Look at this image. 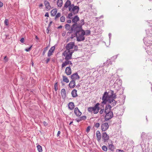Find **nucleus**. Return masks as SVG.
<instances>
[{
  "label": "nucleus",
  "instance_id": "1",
  "mask_svg": "<svg viewBox=\"0 0 152 152\" xmlns=\"http://www.w3.org/2000/svg\"><path fill=\"white\" fill-rule=\"evenodd\" d=\"M116 98V95L114 94V91L110 90L107 93L105 92L102 97V103L106 104L107 102L111 104L113 106H115L116 104V101L114 100Z\"/></svg>",
  "mask_w": 152,
  "mask_h": 152
},
{
  "label": "nucleus",
  "instance_id": "2",
  "mask_svg": "<svg viewBox=\"0 0 152 152\" xmlns=\"http://www.w3.org/2000/svg\"><path fill=\"white\" fill-rule=\"evenodd\" d=\"M83 21H82L81 23L80 24H77V23H74L73 24L72 27H71L70 25L68 24H66L65 26V28L67 30H69L70 31V32H72L73 30H75L77 31V28H81V26L84 24Z\"/></svg>",
  "mask_w": 152,
  "mask_h": 152
},
{
  "label": "nucleus",
  "instance_id": "3",
  "mask_svg": "<svg viewBox=\"0 0 152 152\" xmlns=\"http://www.w3.org/2000/svg\"><path fill=\"white\" fill-rule=\"evenodd\" d=\"M77 48V46L75 45L74 42H70L67 44L66 47V50L69 52H72L73 53L74 51L75 50L76 48Z\"/></svg>",
  "mask_w": 152,
  "mask_h": 152
},
{
  "label": "nucleus",
  "instance_id": "4",
  "mask_svg": "<svg viewBox=\"0 0 152 152\" xmlns=\"http://www.w3.org/2000/svg\"><path fill=\"white\" fill-rule=\"evenodd\" d=\"M99 105L100 104L99 103H97L94 107H88V110L89 112L92 113L93 112L94 114H97L99 112L100 109Z\"/></svg>",
  "mask_w": 152,
  "mask_h": 152
},
{
  "label": "nucleus",
  "instance_id": "5",
  "mask_svg": "<svg viewBox=\"0 0 152 152\" xmlns=\"http://www.w3.org/2000/svg\"><path fill=\"white\" fill-rule=\"evenodd\" d=\"M72 53L69 52L67 50L65 51L62 53V57L65 60H70L72 59Z\"/></svg>",
  "mask_w": 152,
  "mask_h": 152
},
{
  "label": "nucleus",
  "instance_id": "6",
  "mask_svg": "<svg viewBox=\"0 0 152 152\" xmlns=\"http://www.w3.org/2000/svg\"><path fill=\"white\" fill-rule=\"evenodd\" d=\"M79 7L77 6H74V4L71 5L69 7V11L72 12L74 14H75L78 12Z\"/></svg>",
  "mask_w": 152,
  "mask_h": 152
},
{
  "label": "nucleus",
  "instance_id": "7",
  "mask_svg": "<svg viewBox=\"0 0 152 152\" xmlns=\"http://www.w3.org/2000/svg\"><path fill=\"white\" fill-rule=\"evenodd\" d=\"M106 115L105 116V119L107 121L111 119L113 116V113L112 112L105 113Z\"/></svg>",
  "mask_w": 152,
  "mask_h": 152
},
{
  "label": "nucleus",
  "instance_id": "8",
  "mask_svg": "<svg viewBox=\"0 0 152 152\" xmlns=\"http://www.w3.org/2000/svg\"><path fill=\"white\" fill-rule=\"evenodd\" d=\"M102 139L104 142H107L109 139V136L106 132H104L102 134Z\"/></svg>",
  "mask_w": 152,
  "mask_h": 152
},
{
  "label": "nucleus",
  "instance_id": "9",
  "mask_svg": "<svg viewBox=\"0 0 152 152\" xmlns=\"http://www.w3.org/2000/svg\"><path fill=\"white\" fill-rule=\"evenodd\" d=\"M65 62L63 63L62 64V68L65 66H66L70 64L71 66H72V62L70 60H65Z\"/></svg>",
  "mask_w": 152,
  "mask_h": 152
},
{
  "label": "nucleus",
  "instance_id": "10",
  "mask_svg": "<svg viewBox=\"0 0 152 152\" xmlns=\"http://www.w3.org/2000/svg\"><path fill=\"white\" fill-rule=\"evenodd\" d=\"M109 125L107 123H104L102 124L101 126V129L103 131H106L108 128Z\"/></svg>",
  "mask_w": 152,
  "mask_h": 152
},
{
  "label": "nucleus",
  "instance_id": "11",
  "mask_svg": "<svg viewBox=\"0 0 152 152\" xmlns=\"http://www.w3.org/2000/svg\"><path fill=\"white\" fill-rule=\"evenodd\" d=\"M79 76L77 73H75L72 75L71 78L72 80H76L78 79L79 78Z\"/></svg>",
  "mask_w": 152,
  "mask_h": 152
},
{
  "label": "nucleus",
  "instance_id": "12",
  "mask_svg": "<svg viewBox=\"0 0 152 152\" xmlns=\"http://www.w3.org/2000/svg\"><path fill=\"white\" fill-rule=\"evenodd\" d=\"M74 112L76 115L77 116H80L82 114L81 113L80 111L77 107H76L75 108Z\"/></svg>",
  "mask_w": 152,
  "mask_h": 152
},
{
  "label": "nucleus",
  "instance_id": "13",
  "mask_svg": "<svg viewBox=\"0 0 152 152\" xmlns=\"http://www.w3.org/2000/svg\"><path fill=\"white\" fill-rule=\"evenodd\" d=\"M65 72L67 75H71L72 71L70 66L66 67L65 69Z\"/></svg>",
  "mask_w": 152,
  "mask_h": 152
},
{
  "label": "nucleus",
  "instance_id": "14",
  "mask_svg": "<svg viewBox=\"0 0 152 152\" xmlns=\"http://www.w3.org/2000/svg\"><path fill=\"white\" fill-rule=\"evenodd\" d=\"M112 107V106L110 104L107 105L105 107L104 113H107L108 112H111L110 110Z\"/></svg>",
  "mask_w": 152,
  "mask_h": 152
},
{
  "label": "nucleus",
  "instance_id": "15",
  "mask_svg": "<svg viewBox=\"0 0 152 152\" xmlns=\"http://www.w3.org/2000/svg\"><path fill=\"white\" fill-rule=\"evenodd\" d=\"M69 87L70 88H73L75 86V80H72L71 81L69 84Z\"/></svg>",
  "mask_w": 152,
  "mask_h": 152
},
{
  "label": "nucleus",
  "instance_id": "16",
  "mask_svg": "<svg viewBox=\"0 0 152 152\" xmlns=\"http://www.w3.org/2000/svg\"><path fill=\"white\" fill-rule=\"evenodd\" d=\"M55 49V47L54 46L52 47L49 50L48 53V57L50 56L52 54L53 51Z\"/></svg>",
  "mask_w": 152,
  "mask_h": 152
},
{
  "label": "nucleus",
  "instance_id": "17",
  "mask_svg": "<svg viewBox=\"0 0 152 152\" xmlns=\"http://www.w3.org/2000/svg\"><path fill=\"white\" fill-rule=\"evenodd\" d=\"M78 28L79 29V31L77 32L76 33H77V35H80V36H83L85 34V31L83 30H80L81 29V28L80 29L79 28Z\"/></svg>",
  "mask_w": 152,
  "mask_h": 152
},
{
  "label": "nucleus",
  "instance_id": "18",
  "mask_svg": "<svg viewBox=\"0 0 152 152\" xmlns=\"http://www.w3.org/2000/svg\"><path fill=\"white\" fill-rule=\"evenodd\" d=\"M76 35L77 37V40L78 41H83L85 39L83 36L78 35H77V33L76 34Z\"/></svg>",
  "mask_w": 152,
  "mask_h": 152
},
{
  "label": "nucleus",
  "instance_id": "19",
  "mask_svg": "<svg viewBox=\"0 0 152 152\" xmlns=\"http://www.w3.org/2000/svg\"><path fill=\"white\" fill-rule=\"evenodd\" d=\"M61 96L63 99H64L66 97V91L65 89L64 88H63L61 91Z\"/></svg>",
  "mask_w": 152,
  "mask_h": 152
},
{
  "label": "nucleus",
  "instance_id": "20",
  "mask_svg": "<svg viewBox=\"0 0 152 152\" xmlns=\"http://www.w3.org/2000/svg\"><path fill=\"white\" fill-rule=\"evenodd\" d=\"M96 136L97 140L99 142L101 139V135L100 132L98 130L96 132Z\"/></svg>",
  "mask_w": 152,
  "mask_h": 152
},
{
  "label": "nucleus",
  "instance_id": "21",
  "mask_svg": "<svg viewBox=\"0 0 152 152\" xmlns=\"http://www.w3.org/2000/svg\"><path fill=\"white\" fill-rule=\"evenodd\" d=\"M75 107V105L74 103L72 102H69L68 104V107L70 110H72Z\"/></svg>",
  "mask_w": 152,
  "mask_h": 152
},
{
  "label": "nucleus",
  "instance_id": "22",
  "mask_svg": "<svg viewBox=\"0 0 152 152\" xmlns=\"http://www.w3.org/2000/svg\"><path fill=\"white\" fill-rule=\"evenodd\" d=\"M71 94L73 97H75L77 96V91L76 89L73 90L71 92Z\"/></svg>",
  "mask_w": 152,
  "mask_h": 152
},
{
  "label": "nucleus",
  "instance_id": "23",
  "mask_svg": "<svg viewBox=\"0 0 152 152\" xmlns=\"http://www.w3.org/2000/svg\"><path fill=\"white\" fill-rule=\"evenodd\" d=\"M71 2L69 0H67L64 4V7L65 8H67L68 7H69L71 5Z\"/></svg>",
  "mask_w": 152,
  "mask_h": 152
},
{
  "label": "nucleus",
  "instance_id": "24",
  "mask_svg": "<svg viewBox=\"0 0 152 152\" xmlns=\"http://www.w3.org/2000/svg\"><path fill=\"white\" fill-rule=\"evenodd\" d=\"M79 20V18L77 16H76L72 19V22L75 23H76L77 21H78Z\"/></svg>",
  "mask_w": 152,
  "mask_h": 152
},
{
  "label": "nucleus",
  "instance_id": "25",
  "mask_svg": "<svg viewBox=\"0 0 152 152\" xmlns=\"http://www.w3.org/2000/svg\"><path fill=\"white\" fill-rule=\"evenodd\" d=\"M44 4L46 8L48 9H50V5L48 1H45L44 2Z\"/></svg>",
  "mask_w": 152,
  "mask_h": 152
},
{
  "label": "nucleus",
  "instance_id": "26",
  "mask_svg": "<svg viewBox=\"0 0 152 152\" xmlns=\"http://www.w3.org/2000/svg\"><path fill=\"white\" fill-rule=\"evenodd\" d=\"M57 2L58 7H61L62 6L63 4L62 0H58Z\"/></svg>",
  "mask_w": 152,
  "mask_h": 152
},
{
  "label": "nucleus",
  "instance_id": "27",
  "mask_svg": "<svg viewBox=\"0 0 152 152\" xmlns=\"http://www.w3.org/2000/svg\"><path fill=\"white\" fill-rule=\"evenodd\" d=\"M57 12V9H54L51 12V15L52 16H55Z\"/></svg>",
  "mask_w": 152,
  "mask_h": 152
},
{
  "label": "nucleus",
  "instance_id": "28",
  "mask_svg": "<svg viewBox=\"0 0 152 152\" xmlns=\"http://www.w3.org/2000/svg\"><path fill=\"white\" fill-rule=\"evenodd\" d=\"M63 81L66 83H68L69 82V80L66 76L63 75Z\"/></svg>",
  "mask_w": 152,
  "mask_h": 152
},
{
  "label": "nucleus",
  "instance_id": "29",
  "mask_svg": "<svg viewBox=\"0 0 152 152\" xmlns=\"http://www.w3.org/2000/svg\"><path fill=\"white\" fill-rule=\"evenodd\" d=\"M111 60H111V59L107 60L104 64H105V65H107V66H108L109 64H112Z\"/></svg>",
  "mask_w": 152,
  "mask_h": 152
},
{
  "label": "nucleus",
  "instance_id": "30",
  "mask_svg": "<svg viewBox=\"0 0 152 152\" xmlns=\"http://www.w3.org/2000/svg\"><path fill=\"white\" fill-rule=\"evenodd\" d=\"M37 150L39 152H42V150L41 146L38 145L37 146Z\"/></svg>",
  "mask_w": 152,
  "mask_h": 152
},
{
  "label": "nucleus",
  "instance_id": "31",
  "mask_svg": "<svg viewBox=\"0 0 152 152\" xmlns=\"http://www.w3.org/2000/svg\"><path fill=\"white\" fill-rule=\"evenodd\" d=\"M54 89L55 91H56L58 89V83L57 82L56 83L54 86Z\"/></svg>",
  "mask_w": 152,
  "mask_h": 152
},
{
  "label": "nucleus",
  "instance_id": "32",
  "mask_svg": "<svg viewBox=\"0 0 152 152\" xmlns=\"http://www.w3.org/2000/svg\"><path fill=\"white\" fill-rule=\"evenodd\" d=\"M80 119L79 120H77L78 122L79 121H80L81 120H85L86 118V117L85 116H84L80 117Z\"/></svg>",
  "mask_w": 152,
  "mask_h": 152
},
{
  "label": "nucleus",
  "instance_id": "33",
  "mask_svg": "<svg viewBox=\"0 0 152 152\" xmlns=\"http://www.w3.org/2000/svg\"><path fill=\"white\" fill-rule=\"evenodd\" d=\"M60 20L61 22H63L65 21V18L64 16H62L60 18Z\"/></svg>",
  "mask_w": 152,
  "mask_h": 152
},
{
  "label": "nucleus",
  "instance_id": "34",
  "mask_svg": "<svg viewBox=\"0 0 152 152\" xmlns=\"http://www.w3.org/2000/svg\"><path fill=\"white\" fill-rule=\"evenodd\" d=\"M102 149L104 151H107V146H106L105 145H103L102 147Z\"/></svg>",
  "mask_w": 152,
  "mask_h": 152
},
{
  "label": "nucleus",
  "instance_id": "35",
  "mask_svg": "<svg viewBox=\"0 0 152 152\" xmlns=\"http://www.w3.org/2000/svg\"><path fill=\"white\" fill-rule=\"evenodd\" d=\"M73 12H72L70 13L68 15V18L69 19H71L72 18V16L73 15Z\"/></svg>",
  "mask_w": 152,
  "mask_h": 152
},
{
  "label": "nucleus",
  "instance_id": "36",
  "mask_svg": "<svg viewBox=\"0 0 152 152\" xmlns=\"http://www.w3.org/2000/svg\"><path fill=\"white\" fill-rule=\"evenodd\" d=\"M61 16V14L60 13H58L56 15V19L57 18L60 17Z\"/></svg>",
  "mask_w": 152,
  "mask_h": 152
},
{
  "label": "nucleus",
  "instance_id": "37",
  "mask_svg": "<svg viewBox=\"0 0 152 152\" xmlns=\"http://www.w3.org/2000/svg\"><path fill=\"white\" fill-rule=\"evenodd\" d=\"M117 58V56H113L112 58H111V59L112 60H114L115 59H116Z\"/></svg>",
  "mask_w": 152,
  "mask_h": 152
},
{
  "label": "nucleus",
  "instance_id": "38",
  "mask_svg": "<svg viewBox=\"0 0 152 152\" xmlns=\"http://www.w3.org/2000/svg\"><path fill=\"white\" fill-rule=\"evenodd\" d=\"M90 31L89 30H86V32H85V34H86V35H89L90 34Z\"/></svg>",
  "mask_w": 152,
  "mask_h": 152
},
{
  "label": "nucleus",
  "instance_id": "39",
  "mask_svg": "<svg viewBox=\"0 0 152 152\" xmlns=\"http://www.w3.org/2000/svg\"><path fill=\"white\" fill-rule=\"evenodd\" d=\"M4 23L7 26L8 25V20L7 19H5V20L4 21Z\"/></svg>",
  "mask_w": 152,
  "mask_h": 152
},
{
  "label": "nucleus",
  "instance_id": "40",
  "mask_svg": "<svg viewBox=\"0 0 152 152\" xmlns=\"http://www.w3.org/2000/svg\"><path fill=\"white\" fill-rule=\"evenodd\" d=\"M104 111V108L103 109H101L99 111V113L100 114H102L103 112Z\"/></svg>",
  "mask_w": 152,
  "mask_h": 152
},
{
  "label": "nucleus",
  "instance_id": "41",
  "mask_svg": "<svg viewBox=\"0 0 152 152\" xmlns=\"http://www.w3.org/2000/svg\"><path fill=\"white\" fill-rule=\"evenodd\" d=\"M47 50V48H46L44 50V51H43V53H42V54L43 55H44L45 53H46V51Z\"/></svg>",
  "mask_w": 152,
  "mask_h": 152
},
{
  "label": "nucleus",
  "instance_id": "42",
  "mask_svg": "<svg viewBox=\"0 0 152 152\" xmlns=\"http://www.w3.org/2000/svg\"><path fill=\"white\" fill-rule=\"evenodd\" d=\"M90 130V127L89 126H88L86 129V132L88 133L89 132Z\"/></svg>",
  "mask_w": 152,
  "mask_h": 152
},
{
  "label": "nucleus",
  "instance_id": "43",
  "mask_svg": "<svg viewBox=\"0 0 152 152\" xmlns=\"http://www.w3.org/2000/svg\"><path fill=\"white\" fill-rule=\"evenodd\" d=\"M99 126V124L98 123H96L95 125V127L96 128H98Z\"/></svg>",
  "mask_w": 152,
  "mask_h": 152
},
{
  "label": "nucleus",
  "instance_id": "44",
  "mask_svg": "<svg viewBox=\"0 0 152 152\" xmlns=\"http://www.w3.org/2000/svg\"><path fill=\"white\" fill-rule=\"evenodd\" d=\"M50 58H47V60L46 61V62L47 64L48 63L49 61H50Z\"/></svg>",
  "mask_w": 152,
  "mask_h": 152
},
{
  "label": "nucleus",
  "instance_id": "45",
  "mask_svg": "<svg viewBox=\"0 0 152 152\" xmlns=\"http://www.w3.org/2000/svg\"><path fill=\"white\" fill-rule=\"evenodd\" d=\"M31 47H31H30L26 49H25V50L27 52L28 51H29L30 50Z\"/></svg>",
  "mask_w": 152,
  "mask_h": 152
},
{
  "label": "nucleus",
  "instance_id": "46",
  "mask_svg": "<svg viewBox=\"0 0 152 152\" xmlns=\"http://www.w3.org/2000/svg\"><path fill=\"white\" fill-rule=\"evenodd\" d=\"M116 152H124L123 151L119 149H117L116 150Z\"/></svg>",
  "mask_w": 152,
  "mask_h": 152
},
{
  "label": "nucleus",
  "instance_id": "47",
  "mask_svg": "<svg viewBox=\"0 0 152 152\" xmlns=\"http://www.w3.org/2000/svg\"><path fill=\"white\" fill-rule=\"evenodd\" d=\"M43 124L44 126H48V125L47 123L45 121H44L43 122Z\"/></svg>",
  "mask_w": 152,
  "mask_h": 152
},
{
  "label": "nucleus",
  "instance_id": "48",
  "mask_svg": "<svg viewBox=\"0 0 152 152\" xmlns=\"http://www.w3.org/2000/svg\"><path fill=\"white\" fill-rule=\"evenodd\" d=\"M20 41L21 43H23L24 42V39L23 38H22L20 40Z\"/></svg>",
  "mask_w": 152,
  "mask_h": 152
},
{
  "label": "nucleus",
  "instance_id": "49",
  "mask_svg": "<svg viewBox=\"0 0 152 152\" xmlns=\"http://www.w3.org/2000/svg\"><path fill=\"white\" fill-rule=\"evenodd\" d=\"M145 135V132H142V133L141 134V137L142 138Z\"/></svg>",
  "mask_w": 152,
  "mask_h": 152
},
{
  "label": "nucleus",
  "instance_id": "50",
  "mask_svg": "<svg viewBox=\"0 0 152 152\" xmlns=\"http://www.w3.org/2000/svg\"><path fill=\"white\" fill-rule=\"evenodd\" d=\"M109 147H110V149L111 150H112L113 147V146L112 145L110 144L109 145Z\"/></svg>",
  "mask_w": 152,
  "mask_h": 152
},
{
  "label": "nucleus",
  "instance_id": "51",
  "mask_svg": "<svg viewBox=\"0 0 152 152\" xmlns=\"http://www.w3.org/2000/svg\"><path fill=\"white\" fill-rule=\"evenodd\" d=\"M4 60H5V61L6 62H7L8 61V59L7 58V56H5L4 57Z\"/></svg>",
  "mask_w": 152,
  "mask_h": 152
},
{
  "label": "nucleus",
  "instance_id": "52",
  "mask_svg": "<svg viewBox=\"0 0 152 152\" xmlns=\"http://www.w3.org/2000/svg\"><path fill=\"white\" fill-rule=\"evenodd\" d=\"M71 20H67V22L68 23H71Z\"/></svg>",
  "mask_w": 152,
  "mask_h": 152
},
{
  "label": "nucleus",
  "instance_id": "53",
  "mask_svg": "<svg viewBox=\"0 0 152 152\" xmlns=\"http://www.w3.org/2000/svg\"><path fill=\"white\" fill-rule=\"evenodd\" d=\"M3 6V3L1 2H0V8L2 7Z\"/></svg>",
  "mask_w": 152,
  "mask_h": 152
},
{
  "label": "nucleus",
  "instance_id": "54",
  "mask_svg": "<svg viewBox=\"0 0 152 152\" xmlns=\"http://www.w3.org/2000/svg\"><path fill=\"white\" fill-rule=\"evenodd\" d=\"M45 16L46 17H49V14L48 12L46 13L45 15Z\"/></svg>",
  "mask_w": 152,
  "mask_h": 152
},
{
  "label": "nucleus",
  "instance_id": "55",
  "mask_svg": "<svg viewBox=\"0 0 152 152\" xmlns=\"http://www.w3.org/2000/svg\"><path fill=\"white\" fill-rule=\"evenodd\" d=\"M61 133V132L60 131H58V133H57V136H58Z\"/></svg>",
  "mask_w": 152,
  "mask_h": 152
},
{
  "label": "nucleus",
  "instance_id": "56",
  "mask_svg": "<svg viewBox=\"0 0 152 152\" xmlns=\"http://www.w3.org/2000/svg\"><path fill=\"white\" fill-rule=\"evenodd\" d=\"M5 36H6V38L9 39L10 38V37L8 35H5Z\"/></svg>",
  "mask_w": 152,
  "mask_h": 152
},
{
  "label": "nucleus",
  "instance_id": "57",
  "mask_svg": "<svg viewBox=\"0 0 152 152\" xmlns=\"http://www.w3.org/2000/svg\"><path fill=\"white\" fill-rule=\"evenodd\" d=\"M35 38L37 39H39L38 38V37L37 36H36Z\"/></svg>",
  "mask_w": 152,
  "mask_h": 152
},
{
  "label": "nucleus",
  "instance_id": "58",
  "mask_svg": "<svg viewBox=\"0 0 152 152\" xmlns=\"http://www.w3.org/2000/svg\"><path fill=\"white\" fill-rule=\"evenodd\" d=\"M72 123H73V121H72L69 124V125H71V124Z\"/></svg>",
  "mask_w": 152,
  "mask_h": 152
},
{
  "label": "nucleus",
  "instance_id": "59",
  "mask_svg": "<svg viewBox=\"0 0 152 152\" xmlns=\"http://www.w3.org/2000/svg\"><path fill=\"white\" fill-rule=\"evenodd\" d=\"M62 27V26H60L58 27V28H61Z\"/></svg>",
  "mask_w": 152,
  "mask_h": 152
},
{
  "label": "nucleus",
  "instance_id": "60",
  "mask_svg": "<svg viewBox=\"0 0 152 152\" xmlns=\"http://www.w3.org/2000/svg\"><path fill=\"white\" fill-rule=\"evenodd\" d=\"M43 6L42 4H41L39 5V7H42Z\"/></svg>",
  "mask_w": 152,
  "mask_h": 152
},
{
  "label": "nucleus",
  "instance_id": "61",
  "mask_svg": "<svg viewBox=\"0 0 152 152\" xmlns=\"http://www.w3.org/2000/svg\"><path fill=\"white\" fill-rule=\"evenodd\" d=\"M110 35H111L110 34H109V36H110Z\"/></svg>",
  "mask_w": 152,
  "mask_h": 152
},
{
  "label": "nucleus",
  "instance_id": "62",
  "mask_svg": "<svg viewBox=\"0 0 152 152\" xmlns=\"http://www.w3.org/2000/svg\"><path fill=\"white\" fill-rule=\"evenodd\" d=\"M33 63H32V66H33Z\"/></svg>",
  "mask_w": 152,
  "mask_h": 152
}]
</instances>
